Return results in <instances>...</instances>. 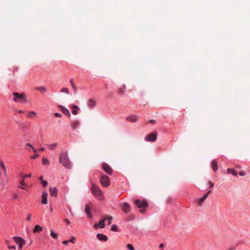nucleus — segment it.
I'll return each mask as SVG.
<instances>
[{"label": "nucleus", "mask_w": 250, "mask_h": 250, "mask_svg": "<svg viewBox=\"0 0 250 250\" xmlns=\"http://www.w3.org/2000/svg\"><path fill=\"white\" fill-rule=\"evenodd\" d=\"M47 193L46 192H43L42 195V203L44 205L47 204Z\"/></svg>", "instance_id": "ddd939ff"}, {"label": "nucleus", "mask_w": 250, "mask_h": 250, "mask_svg": "<svg viewBox=\"0 0 250 250\" xmlns=\"http://www.w3.org/2000/svg\"><path fill=\"white\" fill-rule=\"evenodd\" d=\"M73 109L72 111V113L74 115H77L78 114V111L79 110V108L77 105L73 106Z\"/></svg>", "instance_id": "a878e982"}, {"label": "nucleus", "mask_w": 250, "mask_h": 250, "mask_svg": "<svg viewBox=\"0 0 250 250\" xmlns=\"http://www.w3.org/2000/svg\"><path fill=\"white\" fill-rule=\"evenodd\" d=\"M211 167L214 171H216L218 169L217 163L215 160L212 161Z\"/></svg>", "instance_id": "b1692460"}, {"label": "nucleus", "mask_w": 250, "mask_h": 250, "mask_svg": "<svg viewBox=\"0 0 250 250\" xmlns=\"http://www.w3.org/2000/svg\"><path fill=\"white\" fill-rule=\"evenodd\" d=\"M108 225H110L112 222V217L111 216H107L106 217Z\"/></svg>", "instance_id": "7c9ffc66"}, {"label": "nucleus", "mask_w": 250, "mask_h": 250, "mask_svg": "<svg viewBox=\"0 0 250 250\" xmlns=\"http://www.w3.org/2000/svg\"><path fill=\"white\" fill-rule=\"evenodd\" d=\"M130 206L126 203H124L123 204V210L125 213H127L129 211Z\"/></svg>", "instance_id": "f3484780"}, {"label": "nucleus", "mask_w": 250, "mask_h": 250, "mask_svg": "<svg viewBox=\"0 0 250 250\" xmlns=\"http://www.w3.org/2000/svg\"><path fill=\"white\" fill-rule=\"evenodd\" d=\"M102 169L108 174L111 175L112 174V168L105 163L102 164Z\"/></svg>", "instance_id": "6e6552de"}, {"label": "nucleus", "mask_w": 250, "mask_h": 250, "mask_svg": "<svg viewBox=\"0 0 250 250\" xmlns=\"http://www.w3.org/2000/svg\"><path fill=\"white\" fill-rule=\"evenodd\" d=\"M42 229H43V228L42 227H41V226H40L39 225H35V226L33 230V232L34 233L40 232L42 231Z\"/></svg>", "instance_id": "a211bd4d"}, {"label": "nucleus", "mask_w": 250, "mask_h": 250, "mask_svg": "<svg viewBox=\"0 0 250 250\" xmlns=\"http://www.w3.org/2000/svg\"><path fill=\"white\" fill-rule=\"evenodd\" d=\"M85 212L89 218H92V215L91 213V208L89 205H86L85 207Z\"/></svg>", "instance_id": "2eb2a0df"}, {"label": "nucleus", "mask_w": 250, "mask_h": 250, "mask_svg": "<svg viewBox=\"0 0 250 250\" xmlns=\"http://www.w3.org/2000/svg\"><path fill=\"white\" fill-rule=\"evenodd\" d=\"M38 90L42 93L46 91V88L44 86H41L38 88Z\"/></svg>", "instance_id": "473e14b6"}, {"label": "nucleus", "mask_w": 250, "mask_h": 250, "mask_svg": "<svg viewBox=\"0 0 250 250\" xmlns=\"http://www.w3.org/2000/svg\"><path fill=\"white\" fill-rule=\"evenodd\" d=\"M14 98L13 101L15 102H22L23 103L26 102V97L24 93H19L18 92L13 93Z\"/></svg>", "instance_id": "39448f33"}, {"label": "nucleus", "mask_w": 250, "mask_h": 250, "mask_svg": "<svg viewBox=\"0 0 250 250\" xmlns=\"http://www.w3.org/2000/svg\"><path fill=\"white\" fill-rule=\"evenodd\" d=\"M55 116L57 117H62V115L59 113H55Z\"/></svg>", "instance_id": "37998d69"}, {"label": "nucleus", "mask_w": 250, "mask_h": 250, "mask_svg": "<svg viewBox=\"0 0 250 250\" xmlns=\"http://www.w3.org/2000/svg\"><path fill=\"white\" fill-rule=\"evenodd\" d=\"M126 120L131 122H135L138 120V117L136 115H132L127 117Z\"/></svg>", "instance_id": "dca6fc26"}, {"label": "nucleus", "mask_w": 250, "mask_h": 250, "mask_svg": "<svg viewBox=\"0 0 250 250\" xmlns=\"http://www.w3.org/2000/svg\"><path fill=\"white\" fill-rule=\"evenodd\" d=\"M42 163L43 165H49V162L48 159L45 157H43L42 159Z\"/></svg>", "instance_id": "bb28decb"}, {"label": "nucleus", "mask_w": 250, "mask_h": 250, "mask_svg": "<svg viewBox=\"0 0 250 250\" xmlns=\"http://www.w3.org/2000/svg\"><path fill=\"white\" fill-rule=\"evenodd\" d=\"M39 150H40V151H43V150H44V147H41V148L39 149Z\"/></svg>", "instance_id": "864d4df0"}, {"label": "nucleus", "mask_w": 250, "mask_h": 250, "mask_svg": "<svg viewBox=\"0 0 250 250\" xmlns=\"http://www.w3.org/2000/svg\"><path fill=\"white\" fill-rule=\"evenodd\" d=\"M157 134L156 133H152L147 135L146 137V141L149 142H154L157 139Z\"/></svg>", "instance_id": "1a4fd4ad"}, {"label": "nucleus", "mask_w": 250, "mask_h": 250, "mask_svg": "<svg viewBox=\"0 0 250 250\" xmlns=\"http://www.w3.org/2000/svg\"><path fill=\"white\" fill-rule=\"evenodd\" d=\"M5 243H6V244L7 245V248L9 250H16V246H14V245H11V242L9 240H5Z\"/></svg>", "instance_id": "6ab92c4d"}, {"label": "nucleus", "mask_w": 250, "mask_h": 250, "mask_svg": "<svg viewBox=\"0 0 250 250\" xmlns=\"http://www.w3.org/2000/svg\"><path fill=\"white\" fill-rule=\"evenodd\" d=\"M16 112L18 114H21V113H24V112L21 110H16Z\"/></svg>", "instance_id": "c03bdc74"}, {"label": "nucleus", "mask_w": 250, "mask_h": 250, "mask_svg": "<svg viewBox=\"0 0 250 250\" xmlns=\"http://www.w3.org/2000/svg\"><path fill=\"white\" fill-rule=\"evenodd\" d=\"M163 247H164V245H163V244H160L159 245V248H163Z\"/></svg>", "instance_id": "603ef678"}, {"label": "nucleus", "mask_w": 250, "mask_h": 250, "mask_svg": "<svg viewBox=\"0 0 250 250\" xmlns=\"http://www.w3.org/2000/svg\"><path fill=\"white\" fill-rule=\"evenodd\" d=\"M50 235L54 239H57L58 238V234L54 232L53 230H51L50 231Z\"/></svg>", "instance_id": "c85d7f7f"}, {"label": "nucleus", "mask_w": 250, "mask_h": 250, "mask_svg": "<svg viewBox=\"0 0 250 250\" xmlns=\"http://www.w3.org/2000/svg\"><path fill=\"white\" fill-rule=\"evenodd\" d=\"M97 237L98 238V239L102 241L105 242L108 240L107 237L105 235L102 233H98L97 234Z\"/></svg>", "instance_id": "4468645a"}, {"label": "nucleus", "mask_w": 250, "mask_h": 250, "mask_svg": "<svg viewBox=\"0 0 250 250\" xmlns=\"http://www.w3.org/2000/svg\"><path fill=\"white\" fill-rule=\"evenodd\" d=\"M70 83L71 85H72L73 84H74V83L73 80L72 79H71L70 80Z\"/></svg>", "instance_id": "09e8293b"}, {"label": "nucleus", "mask_w": 250, "mask_h": 250, "mask_svg": "<svg viewBox=\"0 0 250 250\" xmlns=\"http://www.w3.org/2000/svg\"><path fill=\"white\" fill-rule=\"evenodd\" d=\"M18 188L25 190H28L30 188L27 183L25 181V179L22 178V180L20 182Z\"/></svg>", "instance_id": "0eeeda50"}, {"label": "nucleus", "mask_w": 250, "mask_h": 250, "mask_svg": "<svg viewBox=\"0 0 250 250\" xmlns=\"http://www.w3.org/2000/svg\"><path fill=\"white\" fill-rule=\"evenodd\" d=\"M61 92L63 93H65L67 94H69V90L67 88L64 87L61 89Z\"/></svg>", "instance_id": "72a5a7b5"}, {"label": "nucleus", "mask_w": 250, "mask_h": 250, "mask_svg": "<svg viewBox=\"0 0 250 250\" xmlns=\"http://www.w3.org/2000/svg\"><path fill=\"white\" fill-rule=\"evenodd\" d=\"M208 197V194H205L203 196L197 200V202L199 205H201L202 203Z\"/></svg>", "instance_id": "412c9836"}, {"label": "nucleus", "mask_w": 250, "mask_h": 250, "mask_svg": "<svg viewBox=\"0 0 250 250\" xmlns=\"http://www.w3.org/2000/svg\"><path fill=\"white\" fill-rule=\"evenodd\" d=\"M126 247L129 250H134V248L131 244H128L126 245Z\"/></svg>", "instance_id": "f704fd0d"}, {"label": "nucleus", "mask_w": 250, "mask_h": 250, "mask_svg": "<svg viewBox=\"0 0 250 250\" xmlns=\"http://www.w3.org/2000/svg\"><path fill=\"white\" fill-rule=\"evenodd\" d=\"M149 123L151 124H155L156 123V121L153 120H151L149 121Z\"/></svg>", "instance_id": "de8ad7c7"}, {"label": "nucleus", "mask_w": 250, "mask_h": 250, "mask_svg": "<svg viewBox=\"0 0 250 250\" xmlns=\"http://www.w3.org/2000/svg\"><path fill=\"white\" fill-rule=\"evenodd\" d=\"M17 198V195L15 196V198L16 199Z\"/></svg>", "instance_id": "13d9d810"}, {"label": "nucleus", "mask_w": 250, "mask_h": 250, "mask_svg": "<svg viewBox=\"0 0 250 250\" xmlns=\"http://www.w3.org/2000/svg\"><path fill=\"white\" fill-rule=\"evenodd\" d=\"M34 152L35 153L34 155L31 156V159H35L39 157V155L37 153V150L36 149H34Z\"/></svg>", "instance_id": "cd10ccee"}, {"label": "nucleus", "mask_w": 250, "mask_h": 250, "mask_svg": "<svg viewBox=\"0 0 250 250\" xmlns=\"http://www.w3.org/2000/svg\"><path fill=\"white\" fill-rule=\"evenodd\" d=\"M79 122L77 121H75L74 122H73V124H72V127L75 129L76 128H77L79 125Z\"/></svg>", "instance_id": "c756f323"}, {"label": "nucleus", "mask_w": 250, "mask_h": 250, "mask_svg": "<svg viewBox=\"0 0 250 250\" xmlns=\"http://www.w3.org/2000/svg\"><path fill=\"white\" fill-rule=\"evenodd\" d=\"M208 184L209 187V188H212L213 187V186H214V184H213V183H212V182H210V181H209V182H208Z\"/></svg>", "instance_id": "a19ab883"}, {"label": "nucleus", "mask_w": 250, "mask_h": 250, "mask_svg": "<svg viewBox=\"0 0 250 250\" xmlns=\"http://www.w3.org/2000/svg\"><path fill=\"white\" fill-rule=\"evenodd\" d=\"M106 220V218L105 217H104L103 219L101 221H100L99 223L95 224L94 225V228L96 229H98L99 228L100 229H103L105 227L104 222Z\"/></svg>", "instance_id": "9d476101"}, {"label": "nucleus", "mask_w": 250, "mask_h": 250, "mask_svg": "<svg viewBox=\"0 0 250 250\" xmlns=\"http://www.w3.org/2000/svg\"><path fill=\"white\" fill-rule=\"evenodd\" d=\"M31 217H32V214L31 213H29L27 215L26 220L27 221H30L31 220Z\"/></svg>", "instance_id": "4c0bfd02"}, {"label": "nucleus", "mask_w": 250, "mask_h": 250, "mask_svg": "<svg viewBox=\"0 0 250 250\" xmlns=\"http://www.w3.org/2000/svg\"><path fill=\"white\" fill-rule=\"evenodd\" d=\"M28 146H30V147L32 149V150L34 151V149H35V148H34V147H33L31 145H30V144H28Z\"/></svg>", "instance_id": "3c124183"}, {"label": "nucleus", "mask_w": 250, "mask_h": 250, "mask_svg": "<svg viewBox=\"0 0 250 250\" xmlns=\"http://www.w3.org/2000/svg\"><path fill=\"white\" fill-rule=\"evenodd\" d=\"M61 108V110L62 112L66 116L70 117L71 116V114L70 113L69 111L66 108L64 107V106H60Z\"/></svg>", "instance_id": "aec40b11"}, {"label": "nucleus", "mask_w": 250, "mask_h": 250, "mask_svg": "<svg viewBox=\"0 0 250 250\" xmlns=\"http://www.w3.org/2000/svg\"><path fill=\"white\" fill-rule=\"evenodd\" d=\"M49 192L51 196L56 197L57 196L58 189L56 188H50Z\"/></svg>", "instance_id": "f8f14e48"}, {"label": "nucleus", "mask_w": 250, "mask_h": 250, "mask_svg": "<svg viewBox=\"0 0 250 250\" xmlns=\"http://www.w3.org/2000/svg\"><path fill=\"white\" fill-rule=\"evenodd\" d=\"M14 242L17 245L18 249L21 250L26 244V240L20 236H15L12 237Z\"/></svg>", "instance_id": "7ed1b4c3"}, {"label": "nucleus", "mask_w": 250, "mask_h": 250, "mask_svg": "<svg viewBox=\"0 0 250 250\" xmlns=\"http://www.w3.org/2000/svg\"><path fill=\"white\" fill-rule=\"evenodd\" d=\"M37 116V113L34 111H28L26 113V117L29 119H34Z\"/></svg>", "instance_id": "9b49d317"}, {"label": "nucleus", "mask_w": 250, "mask_h": 250, "mask_svg": "<svg viewBox=\"0 0 250 250\" xmlns=\"http://www.w3.org/2000/svg\"><path fill=\"white\" fill-rule=\"evenodd\" d=\"M75 240H76V238L74 236H71L70 238V239L69 240V242H71L73 244H74L75 242Z\"/></svg>", "instance_id": "e433bc0d"}, {"label": "nucleus", "mask_w": 250, "mask_h": 250, "mask_svg": "<svg viewBox=\"0 0 250 250\" xmlns=\"http://www.w3.org/2000/svg\"><path fill=\"white\" fill-rule=\"evenodd\" d=\"M239 175L240 176H244L245 175V172L243 171L239 172Z\"/></svg>", "instance_id": "a18cd8bd"}, {"label": "nucleus", "mask_w": 250, "mask_h": 250, "mask_svg": "<svg viewBox=\"0 0 250 250\" xmlns=\"http://www.w3.org/2000/svg\"><path fill=\"white\" fill-rule=\"evenodd\" d=\"M71 86H72V87L73 89L74 90V92H77V87H76V86L75 84V83L71 85Z\"/></svg>", "instance_id": "ea45409f"}, {"label": "nucleus", "mask_w": 250, "mask_h": 250, "mask_svg": "<svg viewBox=\"0 0 250 250\" xmlns=\"http://www.w3.org/2000/svg\"><path fill=\"white\" fill-rule=\"evenodd\" d=\"M39 179L41 180V182H42V180H43V179H43L42 176H41V177H40V178H39Z\"/></svg>", "instance_id": "6e6d98bb"}, {"label": "nucleus", "mask_w": 250, "mask_h": 250, "mask_svg": "<svg viewBox=\"0 0 250 250\" xmlns=\"http://www.w3.org/2000/svg\"><path fill=\"white\" fill-rule=\"evenodd\" d=\"M32 176V174L30 173L29 174H23L21 175L22 178L23 179H26V178H30Z\"/></svg>", "instance_id": "c9c22d12"}, {"label": "nucleus", "mask_w": 250, "mask_h": 250, "mask_svg": "<svg viewBox=\"0 0 250 250\" xmlns=\"http://www.w3.org/2000/svg\"><path fill=\"white\" fill-rule=\"evenodd\" d=\"M211 192V190H209V191L208 192V193H207V194H208L209 193H210V192Z\"/></svg>", "instance_id": "4d7b16f0"}, {"label": "nucleus", "mask_w": 250, "mask_h": 250, "mask_svg": "<svg viewBox=\"0 0 250 250\" xmlns=\"http://www.w3.org/2000/svg\"><path fill=\"white\" fill-rule=\"evenodd\" d=\"M59 162L66 168H70L71 167V163L68 158V153L67 152H62L59 157Z\"/></svg>", "instance_id": "f257e3e1"}, {"label": "nucleus", "mask_w": 250, "mask_h": 250, "mask_svg": "<svg viewBox=\"0 0 250 250\" xmlns=\"http://www.w3.org/2000/svg\"><path fill=\"white\" fill-rule=\"evenodd\" d=\"M111 229L112 231H118V228H117V225H113L111 226Z\"/></svg>", "instance_id": "2f4dec72"}, {"label": "nucleus", "mask_w": 250, "mask_h": 250, "mask_svg": "<svg viewBox=\"0 0 250 250\" xmlns=\"http://www.w3.org/2000/svg\"><path fill=\"white\" fill-rule=\"evenodd\" d=\"M64 222L66 223V224L67 225H70V224H71L70 221L68 219H65L64 220Z\"/></svg>", "instance_id": "79ce46f5"}, {"label": "nucleus", "mask_w": 250, "mask_h": 250, "mask_svg": "<svg viewBox=\"0 0 250 250\" xmlns=\"http://www.w3.org/2000/svg\"><path fill=\"white\" fill-rule=\"evenodd\" d=\"M57 146L58 144L56 143L52 144H48L46 145L47 148L50 150L54 149Z\"/></svg>", "instance_id": "5701e85b"}, {"label": "nucleus", "mask_w": 250, "mask_h": 250, "mask_svg": "<svg viewBox=\"0 0 250 250\" xmlns=\"http://www.w3.org/2000/svg\"><path fill=\"white\" fill-rule=\"evenodd\" d=\"M1 167H2V168H3L4 170H6V168H5V166H4V165H3V163H2V164H1Z\"/></svg>", "instance_id": "8fccbe9b"}, {"label": "nucleus", "mask_w": 250, "mask_h": 250, "mask_svg": "<svg viewBox=\"0 0 250 250\" xmlns=\"http://www.w3.org/2000/svg\"><path fill=\"white\" fill-rule=\"evenodd\" d=\"M135 204L139 208L141 213H144L147 207L148 203L145 200H140L139 199L135 201Z\"/></svg>", "instance_id": "20e7f679"}, {"label": "nucleus", "mask_w": 250, "mask_h": 250, "mask_svg": "<svg viewBox=\"0 0 250 250\" xmlns=\"http://www.w3.org/2000/svg\"><path fill=\"white\" fill-rule=\"evenodd\" d=\"M100 182L104 187H107L110 185V180L108 176L102 175L100 178Z\"/></svg>", "instance_id": "423d86ee"}, {"label": "nucleus", "mask_w": 250, "mask_h": 250, "mask_svg": "<svg viewBox=\"0 0 250 250\" xmlns=\"http://www.w3.org/2000/svg\"><path fill=\"white\" fill-rule=\"evenodd\" d=\"M120 91L121 92V94H123L124 93L123 89H120Z\"/></svg>", "instance_id": "5fc2aeb1"}, {"label": "nucleus", "mask_w": 250, "mask_h": 250, "mask_svg": "<svg viewBox=\"0 0 250 250\" xmlns=\"http://www.w3.org/2000/svg\"><path fill=\"white\" fill-rule=\"evenodd\" d=\"M227 171L229 173H231L233 176H237V171L234 169H230L228 168L227 169Z\"/></svg>", "instance_id": "393cba45"}, {"label": "nucleus", "mask_w": 250, "mask_h": 250, "mask_svg": "<svg viewBox=\"0 0 250 250\" xmlns=\"http://www.w3.org/2000/svg\"><path fill=\"white\" fill-rule=\"evenodd\" d=\"M91 191L92 194L99 201H102L104 200L103 192L99 187L93 184L91 187Z\"/></svg>", "instance_id": "f03ea898"}, {"label": "nucleus", "mask_w": 250, "mask_h": 250, "mask_svg": "<svg viewBox=\"0 0 250 250\" xmlns=\"http://www.w3.org/2000/svg\"><path fill=\"white\" fill-rule=\"evenodd\" d=\"M42 184L43 187H45L47 185V182L46 181L42 180Z\"/></svg>", "instance_id": "58836bf2"}, {"label": "nucleus", "mask_w": 250, "mask_h": 250, "mask_svg": "<svg viewBox=\"0 0 250 250\" xmlns=\"http://www.w3.org/2000/svg\"><path fill=\"white\" fill-rule=\"evenodd\" d=\"M68 242H69V240H65L62 242V244L64 245H67Z\"/></svg>", "instance_id": "49530a36"}, {"label": "nucleus", "mask_w": 250, "mask_h": 250, "mask_svg": "<svg viewBox=\"0 0 250 250\" xmlns=\"http://www.w3.org/2000/svg\"><path fill=\"white\" fill-rule=\"evenodd\" d=\"M97 102L95 100L90 99L88 101V105L91 107H93L96 105Z\"/></svg>", "instance_id": "4be33fe9"}]
</instances>
